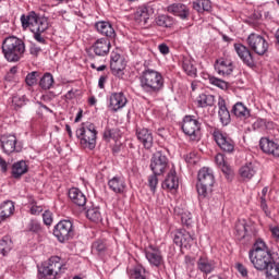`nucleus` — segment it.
I'll return each mask as SVG.
<instances>
[{
  "mask_svg": "<svg viewBox=\"0 0 279 279\" xmlns=\"http://www.w3.org/2000/svg\"><path fill=\"white\" fill-rule=\"evenodd\" d=\"M110 39L108 38H100L96 40L93 45V51L96 56H108L110 53Z\"/></svg>",
  "mask_w": 279,
  "mask_h": 279,
  "instance_id": "obj_20",
  "label": "nucleus"
},
{
  "mask_svg": "<svg viewBox=\"0 0 279 279\" xmlns=\"http://www.w3.org/2000/svg\"><path fill=\"white\" fill-rule=\"evenodd\" d=\"M87 219L89 221H94L95 223H99L101 221V210L99 207H89L86 213Z\"/></svg>",
  "mask_w": 279,
  "mask_h": 279,
  "instance_id": "obj_39",
  "label": "nucleus"
},
{
  "mask_svg": "<svg viewBox=\"0 0 279 279\" xmlns=\"http://www.w3.org/2000/svg\"><path fill=\"white\" fill-rule=\"evenodd\" d=\"M104 138L107 143H110V141H117V138H119V130L107 128L104 132Z\"/></svg>",
  "mask_w": 279,
  "mask_h": 279,
  "instance_id": "obj_44",
  "label": "nucleus"
},
{
  "mask_svg": "<svg viewBox=\"0 0 279 279\" xmlns=\"http://www.w3.org/2000/svg\"><path fill=\"white\" fill-rule=\"evenodd\" d=\"M106 80H108V76H100L98 80V86L99 88H105Z\"/></svg>",
  "mask_w": 279,
  "mask_h": 279,
  "instance_id": "obj_60",
  "label": "nucleus"
},
{
  "mask_svg": "<svg viewBox=\"0 0 279 279\" xmlns=\"http://www.w3.org/2000/svg\"><path fill=\"white\" fill-rule=\"evenodd\" d=\"M29 230L31 232H40V225L38 222H32Z\"/></svg>",
  "mask_w": 279,
  "mask_h": 279,
  "instance_id": "obj_58",
  "label": "nucleus"
},
{
  "mask_svg": "<svg viewBox=\"0 0 279 279\" xmlns=\"http://www.w3.org/2000/svg\"><path fill=\"white\" fill-rule=\"evenodd\" d=\"M10 250H12V240L10 239V236H3L0 240V254H2V256H5L8 252H10Z\"/></svg>",
  "mask_w": 279,
  "mask_h": 279,
  "instance_id": "obj_43",
  "label": "nucleus"
},
{
  "mask_svg": "<svg viewBox=\"0 0 279 279\" xmlns=\"http://www.w3.org/2000/svg\"><path fill=\"white\" fill-rule=\"evenodd\" d=\"M44 33L45 32H33L35 40H37V43H40L41 45H45V37L41 35Z\"/></svg>",
  "mask_w": 279,
  "mask_h": 279,
  "instance_id": "obj_55",
  "label": "nucleus"
},
{
  "mask_svg": "<svg viewBox=\"0 0 279 279\" xmlns=\"http://www.w3.org/2000/svg\"><path fill=\"white\" fill-rule=\"evenodd\" d=\"M82 114H83V111L82 109H80V111L77 112L76 114V118H75V123H80V121H82Z\"/></svg>",
  "mask_w": 279,
  "mask_h": 279,
  "instance_id": "obj_63",
  "label": "nucleus"
},
{
  "mask_svg": "<svg viewBox=\"0 0 279 279\" xmlns=\"http://www.w3.org/2000/svg\"><path fill=\"white\" fill-rule=\"evenodd\" d=\"M69 197L71 202L75 204V206H86V195L77 187H72L69 191Z\"/></svg>",
  "mask_w": 279,
  "mask_h": 279,
  "instance_id": "obj_26",
  "label": "nucleus"
},
{
  "mask_svg": "<svg viewBox=\"0 0 279 279\" xmlns=\"http://www.w3.org/2000/svg\"><path fill=\"white\" fill-rule=\"evenodd\" d=\"M215 185V174L209 168H202L198 171V182L196 184L197 193L199 197H208L209 193H213V186Z\"/></svg>",
  "mask_w": 279,
  "mask_h": 279,
  "instance_id": "obj_6",
  "label": "nucleus"
},
{
  "mask_svg": "<svg viewBox=\"0 0 279 279\" xmlns=\"http://www.w3.org/2000/svg\"><path fill=\"white\" fill-rule=\"evenodd\" d=\"M92 69H96V71H106V65L97 66L95 63L90 64Z\"/></svg>",
  "mask_w": 279,
  "mask_h": 279,
  "instance_id": "obj_62",
  "label": "nucleus"
},
{
  "mask_svg": "<svg viewBox=\"0 0 279 279\" xmlns=\"http://www.w3.org/2000/svg\"><path fill=\"white\" fill-rule=\"evenodd\" d=\"M247 45L257 56H265L269 49V43L262 35L252 33L247 37Z\"/></svg>",
  "mask_w": 279,
  "mask_h": 279,
  "instance_id": "obj_9",
  "label": "nucleus"
},
{
  "mask_svg": "<svg viewBox=\"0 0 279 279\" xmlns=\"http://www.w3.org/2000/svg\"><path fill=\"white\" fill-rule=\"evenodd\" d=\"M214 141L218 147L226 154H232L234 151V141L229 134L221 132L220 130H215L213 133Z\"/></svg>",
  "mask_w": 279,
  "mask_h": 279,
  "instance_id": "obj_10",
  "label": "nucleus"
},
{
  "mask_svg": "<svg viewBox=\"0 0 279 279\" xmlns=\"http://www.w3.org/2000/svg\"><path fill=\"white\" fill-rule=\"evenodd\" d=\"M234 51L246 66H254V57L247 47L242 44H234Z\"/></svg>",
  "mask_w": 279,
  "mask_h": 279,
  "instance_id": "obj_17",
  "label": "nucleus"
},
{
  "mask_svg": "<svg viewBox=\"0 0 279 279\" xmlns=\"http://www.w3.org/2000/svg\"><path fill=\"white\" fill-rule=\"evenodd\" d=\"M232 114L240 119L241 121H245V119H250L251 112L250 109L243 102H236L231 110Z\"/></svg>",
  "mask_w": 279,
  "mask_h": 279,
  "instance_id": "obj_27",
  "label": "nucleus"
},
{
  "mask_svg": "<svg viewBox=\"0 0 279 279\" xmlns=\"http://www.w3.org/2000/svg\"><path fill=\"white\" fill-rule=\"evenodd\" d=\"M215 69L218 75H230L232 71H234V66L232 65V61L229 60H219L217 61Z\"/></svg>",
  "mask_w": 279,
  "mask_h": 279,
  "instance_id": "obj_31",
  "label": "nucleus"
},
{
  "mask_svg": "<svg viewBox=\"0 0 279 279\" xmlns=\"http://www.w3.org/2000/svg\"><path fill=\"white\" fill-rule=\"evenodd\" d=\"M161 186L166 191H177V189L180 186V181L178 179L175 170H170Z\"/></svg>",
  "mask_w": 279,
  "mask_h": 279,
  "instance_id": "obj_24",
  "label": "nucleus"
},
{
  "mask_svg": "<svg viewBox=\"0 0 279 279\" xmlns=\"http://www.w3.org/2000/svg\"><path fill=\"white\" fill-rule=\"evenodd\" d=\"M31 215H40L43 213V206L38 205L36 201H32L29 204Z\"/></svg>",
  "mask_w": 279,
  "mask_h": 279,
  "instance_id": "obj_50",
  "label": "nucleus"
},
{
  "mask_svg": "<svg viewBox=\"0 0 279 279\" xmlns=\"http://www.w3.org/2000/svg\"><path fill=\"white\" fill-rule=\"evenodd\" d=\"M134 278L135 279H147L145 277V268H143L142 266H137L134 268Z\"/></svg>",
  "mask_w": 279,
  "mask_h": 279,
  "instance_id": "obj_52",
  "label": "nucleus"
},
{
  "mask_svg": "<svg viewBox=\"0 0 279 279\" xmlns=\"http://www.w3.org/2000/svg\"><path fill=\"white\" fill-rule=\"evenodd\" d=\"M213 9V4L210 3V0H195L193 2V10H196V12H210Z\"/></svg>",
  "mask_w": 279,
  "mask_h": 279,
  "instance_id": "obj_36",
  "label": "nucleus"
},
{
  "mask_svg": "<svg viewBox=\"0 0 279 279\" xmlns=\"http://www.w3.org/2000/svg\"><path fill=\"white\" fill-rule=\"evenodd\" d=\"M215 162L219 167V169H221L222 173H230V166H228V162L226 161V156L223 154H217L215 157Z\"/></svg>",
  "mask_w": 279,
  "mask_h": 279,
  "instance_id": "obj_38",
  "label": "nucleus"
},
{
  "mask_svg": "<svg viewBox=\"0 0 279 279\" xmlns=\"http://www.w3.org/2000/svg\"><path fill=\"white\" fill-rule=\"evenodd\" d=\"M53 235L59 243H66L75 236V227L71 220H61L53 228Z\"/></svg>",
  "mask_w": 279,
  "mask_h": 279,
  "instance_id": "obj_7",
  "label": "nucleus"
},
{
  "mask_svg": "<svg viewBox=\"0 0 279 279\" xmlns=\"http://www.w3.org/2000/svg\"><path fill=\"white\" fill-rule=\"evenodd\" d=\"M136 136L137 141L142 143L145 149H151V147H154V135L150 133L149 129H137Z\"/></svg>",
  "mask_w": 279,
  "mask_h": 279,
  "instance_id": "obj_19",
  "label": "nucleus"
},
{
  "mask_svg": "<svg viewBox=\"0 0 279 279\" xmlns=\"http://www.w3.org/2000/svg\"><path fill=\"white\" fill-rule=\"evenodd\" d=\"M216 267L217 264L215 263V260L209 259L206 256H201L197 260V269L201 270L202 274H213Z\"/></svg>",
  "mask_w": 279,
  "mask_h": 279,
  "instance_id": "obj_22",
  "label": "nucleus"
},
{
  "mask_svg": "<svg viewBox=\"0 0 279 279\" xmlns=\"http://www.w3.org/2000/svg\"><path fill=\"white\" fill-rule=\"evenodd\" d=\"M14 215V202L12 201H4L0 205V221H5L9 217Z\"/></svg>",
  "mask_w": 279,
  "mask_h": 279,
  "instance_id": "obj_34",
  "label": "nucleus"
},
{
  "mask_svg": "<svg viewBox=\"0 0 279 279\" xmlns=\"http://www.w3.org/2000/svg\"><path fill=\"white\" fill-rule=\"evenodd\" d=\"M128 105V97L123 93H113L109 97V109L111 112H119Z\"/></svg>",
  "mask_w": 279,
  "mask_h": 279,
  "instance_id": "obj_14",
  "label": "nucleus"
},
{
  "mask_svg": "<svg viewBox=\"0 0 279 279\" xmlns=\"http://www.w3.org/2000/svg\"><path fill=\"white\" fill-rule=\"evenodd\" d=\"M248 258L257 271H266L267 279H279V263L274 262L267 243L257 239L248 252Z\"/></svg>",
  "mask_w": 279,
  "mask_h": 279,
  "instance_id": "obj_1",
  "label": "nucleus"
},
{
  "mask_svg": "<svg viewBox=\"0 0 279 279\" xmlns=\"http://www.w3.org/2000/svg\"><path fill=\"white\" fill-rule=\"evenodd\" d=\"M25 96L15 95L12 97L11 106L14 110H19V108H23L25 106Z\"/></svg>",
  "mask_w": 279,
  "mask_h": 279,
  "instance_id": "obj_46",
  "label": "nucleus"
},
{
  "mask_svg": "<svg viewBox=\"0 0 279 279\" xmlns=\"http://www.w3.org/2000/svg\"><path fill=\"white\" fill-rule=\"evenodd\" d=\"M218 117L222 123V125H228L230 123V111L226 106V100L223 98L218 99Z\"/></svg>",
  "mask_w": 279,
  "mask_h": 279,
  "instance_id": "obj_29",
  "label": "nucleus"
},
{
  "mask_svg": "<svg viewBox=\"0 0 279 279\" xmlns=\"http://www.w3.org/2000/svg\"><path fill=\"white\" fill-rule=\"evenodd\" d=\"M235 267H236L239 274H241V276H243V278L247 277V268L245 266H243V264H236Z\"/></svg>",
  "mask_w": 279,
  "mask_h": 279,
  "instance_id": "obj_56",
  "label": "nucleus"
},
{
  "mask_svg": "<svg viewBox=\"0 0 279 279\" xmlns=\"http://www.w3.org/2000/svg\"><path fill=\"white\" fill-rule=\"evenodd\" d=\"M181 221L184 226H191L192 223V218H191V214L186 215V214H182L181 215Z\"/></svg>",
  "mask_w": 279,
  "mask_h": 279,
  "instance_id": "obj_54",
  "label": "nucleus"
},
{
  "mask_svg": "<svg viewBox=\"0 0 279 279\" xmlns=\"http://www.w3.org/2000/svg\"><path fill=\"white\" fill-rule=\"evenodd\" d=\"M46 265L50 268L51 272L54 275L56 278H58L60 274H64V269H66L63 266L62 259L59 256L50 257Z\"/></svg>",
  "mask_w": 279,
  "mask_h": 279,
  "instance_id": "obj_25",
  "label": "nucleus"
},
{
  "mask_svg": "<svg viewBox=\"0 0 279 279\" xmlns=\"http://www.w3.org/2000/svg\"><path fill=\"white\" fill-rule=\"evenodd\" d=\"M209 84H211L213 86H217V88H220L221 90H228V82L221 78L209 76Z\"/></svg>",
  "mask_w": 279,
  "mask_h": 279,
  "instance_id": "obj_45",
  "label": "nucleus"
},
{
  "mask_svg": "<svg viewBox=\"0 0 279 279\" xmlns=\"http://www.w3.org/2000/svg\"><path fill=\"white\" fill-rule=\"evenodd\" d=\"M185 162H187V165H197L199 162V155L195 151L187 154L185 156Z\"/></svg>",
  "mask_w": 279,
  "mask_h": 279,
  "instance_id": "obj_48",
  "label": "nucleus"
},
{
  "mask_svg": "<svg viewBox=\"0 0 279 279\" xmlns=\"http://www.w3.org/2000/svg\"><path fill=\"white\" fill-rule=\"evenodd\" d=\"M182 69L190 75V77L197 76V68L195 66V60L191 59L190 57H184L182 61Z\"/></svg>",
  "mask_w": 279,
  "mask_h": 279,
  "instance_id": "obj_35",
  "label": "nucleus"
},
{
  "mask_svg": "<svg viewBox=\"0 0 279 279\" xmlns=\"http://www.w3.org/2000/svg\"><path fill=\"white\" fill-rule=\"evenodd\" d=\"M76 137L84 149L97 147V128L93 123L83 124L76 130Z\"/></svg>",
  "mask_w": 279,
  "mask_h": 279,
  "instance_id": "obj_5",
  "label": "nucleus"
},
{
  "mask_svg": "<svg viewBox=\"0 0 279 279\" xmlns=\"http://www.w3.org/2000/svg\"><path fill=\"white\" fill-rule=\"evenodd\" d=\"M27 171H29V166H27V162L25 160H20L12 165L11 173L13 178H15V180H19V178L25 175Z\"/></svg>",
  "mask_w": 279,
  "mask_h": 279,
  "instance_id": "obj_30",
  "label": "nucleus"
},
{
  "mask_svg": "<svg viewBox=\"0 0 279 279\" xmlns=\"http://www.w3.org/2000/svg\"><path fill=\"white\" fill-rule=\"evenodd\" d=\"M39 86L43 90H49L53 86V75L51 73H46L39 81Z\"/></svg>",
  "mask_w": 279,
  "mask_h": 279,
  "instance_id": "obj_42",
  "label": "nucleus"
},
{
  "mask_svg": "<svg viewBox=\"0 0 279 279\" xmlns=\"http://www.w3.org/2000/svg\"><path fill=\"white\" fill-rule=\"evenodd\" d=\"M182 130L191 141H199L202 138V124L195 119V116L184 117Z\"/></svg>",
  "mask_w": 279,
  "mask_h": 279,
  "instance_id": "obj_8",
  "label": "nucleus"
},
{
  "mask_svg": "<svg viewBox=\"0 0 279 279\" xmlns=\"http://www.w3.org/2000/svg\"><path fill=\"white\" fill-rule=\"evenodd\" d=\"M140 86L144 93L156 95L160 93L165 86L162 74L156 70L145 69L140 75Z\"/></svg>",
  "mask_w": 279,
  "mask_h": 279,
  "instance_id": "obj_2",
  "label": "nucleus"
},
{
  "mask_svg": "<svg viewBox=\"0 0 279 279\" xmlns=\"http://www.w3.org/2000/svg\"><path fill=\"white\" fill-rule=\"evenodd\" d=\"M173 242L180 247H191L193 245V235L184 229H178L174 232Z\"/></svg>",
  "mask_w": 279,
  "mask_h": 279,
  "instance_id": "obj_15",
  "label": "nucleus"
},
{
  "mask_svg": "<svg viewBox=\"0 0 279 279\" xmlns=\"http://www.w3.org/2000/svg\"><path fill=\"white\" fill-rule=\"evenodd\" d=\"M38 278L39 279H57L54 275L51 272V268L47 264L41 265L38 268Z\"/></svg>",
  "mask_w": 279,
  "mask_h": 279,
  "instance_id": "obj_40",
  "label": "nucleus"
},
{
  "mask_svg": "<svg viewBox=\"0 0 279 279\" xmlns=\"http://www.w3.org/2000/svg\"><path fill=\"white\" fill-rule=\"evenodd\" d=\"M258 171V167L256 165L248 162L240 168V175L243 180L247 181L252 180L256 175Z\"/></svg>",
  "mask_w": 279,
  "mask_h": 279,
  "instance_id": "obj_28",
  "label": "nucleus"
},
{
  "mask_svg": "<svg viewBox=\"0 0 279 279\" xmlns=\"http://www.w3.org/2000/svg\"><path fill=\"white\" fill-rule=\"evenodd\" d=\"M148 186L153 193L156 192V186H158V174L154 173L148 177Z\"/></svg>",
  "mask_w": 279,
  "mask_h": 279,
  "instance_id": "obj_49",
  "label": "nucleus"
},
{
  "mask_svg": "<svg viewBox=\"0 0 279 279\" xmlns=\"http://www.w3.org/2000/svg\"><path fill=\"white\" fill-rule=\"evenodd\" d=\"M0 167L3 173L8 171V161H5V159H3L2 157H0Z\"/></svg>",
  "mask_w": 279,
  "mask_h": 279,
  "instance_id": "obj_59",
  "label": "nucleus"
},
{
  "mask_svg": "<svg viewBox=\"0 0 279 279\" xmlns=\"http://www.w3.org/2000/svg\"><path fill=\"white\" fill-rule=\"evenodd\" d=\"M259 147L264 154H270L279 158V144L268 137H262L259 141Z\"/></svg>",
  "mask_w": 279,
  "mask_h": 279,
  "instance_id": "obj_16",
  "label": "nucleus"
},
{
  "mask_svg": "<svg viewBox=\"0 0 279 279\" xmlns=\"http://www.w3.org/2000/svg\"><path fill=\"white\" fill-rule=\"evenodd\" d=\"M2 53L8 62H19L25 53V43L14 36L7 37L2 44Z\"/></svg>",
  "mask_w": 279,
  "mask_h": 279,
  "instance_id": "obj_3",
  "label": "nucleus"
},
{
  "mask_svg": "<svg viewBox=\"0 0 279 279\" xmlns=\"http://www.w3.org/2000/svg\"><path fill=\"white\" fill-rule=\"evenodd\" d=\"M125 58L121 57L119 52H111V61H110V69L113 75L118 77H123L125 71Z\"/></svg>",
  "mask_w": 279,
  "mask_h": 279,
  "instance_id": "obj_12",
  "label": "nucleus"
},
{
  "mask_svg": "<svg viewBox=\"0 0 279 279\" xmlns=\"http://www.w3.org/2000/svg\"><path fill=\"white\" fill-rule=\"evenodd\" d=\"M96 29L102 36H107V38H114V36H117V33L114 32V28L110 22H97Z\"/></svg>",
  "mask_w": 279,
  "mask_h": 279,
  "instance_id": "obj_32",
  "label": "nucleus"
},
{
  "mask_svg": "<svg viewBox=\"0 0 279 279\" xmlns=\"http://www.w3.org/2000/svg\"><path fill=\"white\" fill-rule=\"evenodd\" d=\"M167 167H169L167 156L162 155L160 151L155 153L150 161L153 173H155V175H162V173L167 171Z\"/></svg>",
  "mask_w": 279,
  "mask_h": 279,
  "instance_id": "obj_11",
  "label": "nucleus"
},
{
  "mask_svg": "<svg viewBox=\"0 0 279 279\" xmlns=\"http://www.w3.org/2000/svg\"><path fill=\"white\" fill-rule=\"evenodd\" d=\"M40 53V48L38 46H32L31 47V54L32 56H38Z\"/></svg>",
  "mask_w": 279,
  "mask_h": 279,
  "instance_id": "obj_61",
  "label": "nucleus"
},
{
  "mask_svg": "<svg viewBox=\"0 0 279 279\" xmlns=\"http://www.w3.org/2000/svg\"><path fill=\"white\" fill-rule=\"evenodd\" d=\"M145 256L149 265H153V267H160V265H163L165 263L162 252H160V248L155 247L153 245L148 246L145 250Z\"/></svg>",
  "mask_w": 279,
  "mask_h": 279,
  "instance_id": "obj_13",
  "label": "nucleus"
},
{
  "mask_svg": "<svg viewBox=\"0 0 279 279\" xmlns=\"http://www.w3.org/2000/svg\"><path fill=\"white\" fill-rule=\"evenodd\" d=\"M92 251L97 252V254H104V252H106V243H104L101 240L94 242L92 245Z\"/></svg>",
  "mask_w": 279,
  "mask_h": 279,
  "instance_id": "obj_47",
  "label": "nucleus"
},
{
  "mask_svg": "<svg viewBox=\"0 0 279 279\" xmlns=\"http://www.w3.org/2000/svg\"><path fill=\"white\" fill-rule=\"evenodd\" d=\"M20 21L23 29H31V32H47L49 29V20L39 16L36 12H31L27 15L23 14Z\"/></svg>",
  "mask_w": 279,
  "mask_h": 279,
  "instance_id": "obj_4",
  "label": "nucleus"
},
{
  "mask_svg": "<svg viewBox=\"0 0 279 279\" xmlns=\"http://www.w3.org/2000/svg\"><path fill=\"white\" fill-rule=\"evenodd\" d=\"M167 12L173 14V16H179L180 19H186L190 14L189 7L182 3H172L168 5Z\"/></svg>",
  "mask_w": 279,
  "mask_h": 279,
  "instance_id": "obj_23",
  "label": "nucleus"
},
{
  "mask_svg": "<svg viewBox=\"0 0 279 279\" xmlns=\"http://www.w3.org/2000/svg\"><path fill=\"white\" fill-rule=\"evenodd\" d=\"M155 23L158 27H171L173 25V19L169 15H158L155 19Z\"/></svg>",
  "mask_w": 279,
  "mask_h": 279,
  "instance_id": "obj_41",
  "label": "nucleus"
},
{
  "mask_svg": "<svg viewBox=\"0 0 279 279\" xmlns=\"http://www.w3.org/2000/svg\"><path fill=\"white\" fill-rule=\"evenodd\" d=\"M0 143L4 154H14V151H19V149L16 148L15 135H2L0 137Z\"/></svg>",
  "mask_w": 279,
  "mask_h": 279,
  "instance_id": "obj_21",
  "label": "nucleus"
},
{
  "mask_svg": "<svg viewBox=\"0 0 279 279\" xmlns=\"http://www.w3.org/2000/svg\"><path fill=\"white\" fill-rule=\"evenodd\" d=\"M108 186L117 195H123L128 189V183L123 177L116 175L108 181Z\"/></svg>",
  "mask_w": 279,
  "mask_h": 279,
  "instance_id": "obj_18",
  "label": "nucleus"
},
{
  "mask_svg": "<svg viewBox=\"0 0 279 279\" xmlns=\"http://www.w3.org/2000/svg\"><path fill=\"white\" fill-rule=\"evenodd\" d=\"M37 77H38V72L28 73L25 78L27 86H34V84H36V82H38Z\"/></svg>",
  "mask_w": 279,
  "mask_h": 279,
  "instance_id": "obj_51",
  "label": "nucleus"
},
{
  "mask_svg": "<svg viewBox=\"0 0 279 279\" xmlns=\"http://www.w3.org/2000/svg\"><path fill=\"white\" fill-rule=\"evenodd\" d=\"M43 219H44V223L46 226H51V223H53V216H52L51 211H49V210H46L43 214Z\"/></svg>",
  "mask_w": 279,
  "mask_h": 279,
  "instance_id": "obj_53",
  "label": "nucleus"
},
{
  "mask_svg": "<svg viewBox=\"0 0 279 279\" xmlns=\"http://www.w3.org/2000/svg\"><path fill=\"white\" fill-rule=\"evenodd\" d=\"M235 236L238 241H243L250 236V226L245 220H240L235 223Z\"/></svg>",
  "mask_w": 279,
  "mask_h": 279,
  "instance_id": "obj_33",
  "label": "nucleus"
},
{
  "mask_svg": "<svg viewBox=\"0 0 279 279\" xmlns=\"http://www.w3.org/2000/svg\"><path fill=\"white\" fill-rule=\"evenodd\" d=\"M198 108H208V106H215V96L201 94L197 97Z\"/></svg>",
  "mask_w": 279,
  "mask_h": 279,
  "instance_id": "obj_37",
  "label": "nucleus"
},
{
  "mask_svg": "<svg viewBox=\"0 0 279 279\" xmlns=\"http://www.w3.org/2000/svg\"><path fill=\"white\" fill-rule=\"evenodd\" d=\"M65 130H66V132L69 134V137L73 138V131L71 130V125L66 124L65 125Z\"/></svg>",
  "mask_w": 279,
  "mask_h": 279,
  "instance_id": "obj_64",
  "label": "nucleus"
},
{
  "mask_svg": "<svg viewBox=\"0 0 279 279\" xmlns=\"http://www.w3.org/2000/svg\"><path fill=\"white\" fill-rule=\"evenodd\" d=\"M158 50L160 51V53H162V56H168V53H169V46H167V44H160L158 46Z\"/></svg>",
  "mask_w": 279,
  "mask_h": 279,
  "instance_id": "obj_57",
  "label": "nucleus"
}]
</instances>
